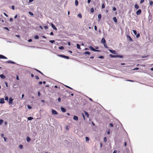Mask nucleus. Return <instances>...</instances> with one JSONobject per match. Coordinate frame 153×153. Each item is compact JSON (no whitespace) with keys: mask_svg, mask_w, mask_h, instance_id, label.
<instances>
[{"mask_svg":"<svg viewBox=\"0 0 153 153\" xmlns=\"http://www.w3.org/2000/svg\"><path fill=\"white\" fill-rule=\"evenodd\" d=\"M110 56L112 58H114V57H119L120 58H123V56L122 55H114L111 54H110Z\"/></svg>","mask_w":153,"mask_h":153,"instance_id":"obj_1","label":"nucleus"},{"mask_svg":"<svg viewBox=\"0 0 153 153\" xmlns=\"http://www.w3.org/2000/svg\"><path fill=\"white\" fill-rule=\"evenodd\" d=\"M89 48H90V49L91 50L94 51H97V52H100V50H97L95 49L94 48H93L91 46H90L89 47Z\"/></svg>","mask_w":153,"mask_h":153,"instance_id":"obj_2","label":"nucleus"},{"mask_svg":"<svg viewBox=\"0 0 153 153\" xmlns=\"http://www.w3.org/2000/svg\"><path fill=\"white\" fill-rule=\"evenodd\" d=\"M52 114L54 115H56L57 114H58V113L57 112V111L53 109H52Z\"/></svg>","mask_w":153,"mask_h":153,"instance_id":"obj_3","label":"nucleus"},{"mask_svg":"<svg viewBox=\"0 0 153 153\" xmlns=\"http://www.w3.org/2000/svg\"><path fill=\"white\" fill-rule=\"evenodd\" d=\"M60 56L61 57H62V58H65V59H68L69 58V57L68 56H65V55H60Z\"/></svg>","mask_w":153,"mask_h":153,"instance_id":"obj_4","label":"nucleus"},{"mask_svg":"<svg viewBox=\"0 0 153 153\" xmlns=\"http://www.w3.org/2000/svg\"><path fill=\"white\" fill-rule=\"evenodd\" d=\"M141 12V10L140 9L138 10L136 12V13L137 15H139Z\"/></svg>","mask_w":153,"mask_h":153,"instance_id":"obj_5","label":"nucleus"},{"mask_svg":"<svg viewBox=\"0 0 153 153\" xmlns=\"http://www.w3.org/2000/svg\"><path fill=\"white\" fill-rule=\"evenodd\" d=\"M7 59V58L6 57L2 55H1L0 54V59Z\"/></svg>","mask_w":153,"mask_h":153,"instance_id":"obj_6","label":"nucleus"},{"mask_svg":"<svg viewBox=\"0 0 153 153\" xmlns=\"http://www.w3.org/2000/svg\"><path fill=\"white\" fill-rule=\"evenodd\" d=\"M13 99L11 98H10L9 99V103L10 104H11L12 103Z\"/></svg>","mask_w":153,"mask_h":153,"instance_id":"obj_7","label":"nucleus"},{"mask_svg":"<svg viewBox=\"0 0 153 153\" xmlns=\"http://www.w3.org/2000/svg\"><path fill=\"white\" fill-rule=\"evenodd\" d=\"M6 63H10L12 64H15L16 63L15 62L12 61H9L6 62Z\"/></svg>","mask_w":153,"mask_h":153,"instance_id":"obj_8","label":"nucleus"},{"mask_svg":"<svg viewBox=\"0 0 153 153\" xmlns=\"http://www.w3.org/2000/svg\"><path fill=\"white\" fill-rule=\"evenodd\" d=\"M60 109H61V111L62 112H65L66 111V109L65 108H64L62 107H61L60 108Z\"/></svg>","mask_w":153,"mask_h":153,"instance_id":"obj_9","label":"nucleus"},{"mask_svg":"<svg viewBox=\"0 0 153 153\" xmlns=\"http://www.w3.org/2000/svg\"><path fill=\"white\" fill-rule=\"evenodd\" d=\"M4 103V100L3 98H2L0 99V103Z\"/></svg>","mask_w":153,"mask_h":153,"instance_id":"obj_10","label":"nucleus"},{"mask_svg":"<svg viewBox=\"0 0 153 153\" xmlns=\"http://www.w3.org/2000/svg\"><path fill=\"white\" fill-rule=\"evenodd\" d=\"M109 51L113 54H116V51L114 50H109Z\"/></svg>","mask_w":153,"mask_h":153,"instance_id":"obj_11","label":"nucleus"},{"mask_svg":"<svg viewBox=\"0 0 153 153\" xmlns=\"http://www.w3.org/2000/svg\"><path fill=\"white\" fill-rule=\"evenodd\" d=\"M105 40L104 38H102L101 40V42L103 44L105 43Z\"/></svg>","mask_w":153,"mask_h":153,"instance_id":"obj_12","label":"nucleus"},{"mask_svg":"<svg viewBox=\"0 0 153 153\" xmlns=\"http://www.w3.org/2000/svg\"><path fill=\"white\" fill-rule=\"evenodd\" d=\"M73 119L76 121H77L78 120V118L77 116H74L73 117Z\"/></svg>","mask_w":153,"mask_h":153,"instance_id":"obj_13","label":"nucleus"},{"mask_svg":"<svg viewBox=\"0 0 153 153\" xmlns=\"http://www.w3.org/2000/svg\"><path fill=\"white\" fill-rule=\"evenodd\" d=\"M51 25L52 26V27L55 30H56L57 28L54 25L53 23H51Z\"/></svg>","mask_w":153,"mask_h":153,"instance_id":"obj_14","label":"nucleus"},{"mask_svg":"<svg viewBox=\"0 0 153 153\" xmlns=\"http://www.w3.org/2000/svg\"><path fill=\"white\" fill-rule=\"evenodd\" d=\"M101 17V15L100 14H99L98 15V20L99 21L100 20V19Z\"/></svg>","mask_w":153,"mask_h":153,"instance_id":"obj_15","label":"nucleus"},{"mask_svg":"<svg viewBox=\"0 0 153 153\" xmlns=\"http://www.w3.org/2000/svg\"><path fill=\"white\" fill-rule=\"evenodd\" d=\"M84 113L85 115H86L87 117L88 118L89 117V114H88V113L85 111H84Z\"/></svg>","mask_w":153,"mask_h":153,"instance_id":"obj_16","label":"nucleus"},{"mask_svg":"<svg viewBox=\"0 0 153 153\" xmlns=\"http://www.w3.org/2000/svg\"><path fill=\"white\" fill-rule=\"evenodd\" d=\"M113 20L114 21V22H115V23H117V19L116 18V17H114L113 18Z\"/></svg>","mask_w":153,"mask_h":153,"instance_id":"obj_17","label":"nucleus"},{"mask_svg":"<svg viewBox=\"0 0 153 153\" xmlns=\"http://www.w3.org/2000/svg\"><path fill=\"white\" fill-rule=\"evenodd\" d=\"M30 139L28 137H27L26 138V140L27 142H29L30 140Z\"/></svg>","mask_w":153,"mask_h":153,"instance_id":"obj_18","label":"nucleus"},{"mask_svg":"<svg viewBox=\"0 0 153 153\" xmlns=\"http://www.w3.org/2000/svg\"><path fill=\"white\" fill-rule=\"evenodd\" d=\"M0 77L2 79H4L5 77V76L3 74L0 75Z\"/></svg>","mask_w":153,"mask_h":153,"instance_id":"obj_19","label":"nucleus"},{"mask_svg":"<svg viewBox=\"0 0 153 153\" xmlns=\"http://www.w3.org/2000/svg\"><path fill=\"white\" fill-rule=\"evenodd\" d=\"M33 119V118L31 117H28V120H30Z\"/></svg>","mask_w":153,"mask_h":153,"instance_id":"obj_20","label":"nucleus"},{"mask_svg":"<svg viewBox=\"0 0 153 153\" xmlns=\"http://www.w3.org/2000/svg\"><path fill=\"white\" fill-rule=\"evenodd\" d=\"M134 7L137 9H138L139 8V6L137 4H135V5Z\"/></svg>","mask_w":153,"mask_h":153,"instance_id":"obj_21","label":"nucleus"},{"mask_svg":"<svg viewBox=\"0 0 153 153\" xmlns=\"http://www.w3.org/2000/svg\"><path fill=\"white\" fill-rule=\"evenodd\" d=\"M76 46L78 49H79L80 48V46L79 44H77Z\"/></svg>","mask_w":153,"mask_h":153,"instance_id":"obj_22","label":"nucleus"},{"mask_svg":"<svg viewBox=\"0 0 153 153\" xmlns=\"http://www.w3.org/2000/svg\"><path fill=\"white\" fill-rule=\"evenodd\" d=\"M84 53L85 54H88L89 55L90 54V53L88 51H86Z\"/></svg>","mask_w":153,"mask_h":153,"instance_id":"obj_23","label":"nucleus"},{"mask_svg":"<svg viewBox=\"0 0 153 153\" xmlns=\"http://www.w3.org/2000/svg\"><path fill=\"white\" fill-rule=\"evenodd\" d=\"M75 4L77 6L78 4V2L77 0H76L75 1Z\"/></svg>","mask_w":153,"mask_h":153,"instance_id":"obj_24","label":"nucleus"},{"mask_svg":"<svg viewBox=\"0 0 153 153\" xmlns=\"http://www.w3.org/2000/svg\"><path fill=\"white\" fill-rule=\"evenodd\" d=\"M127 38H128L130 40V41H132V39H131V37H130V36H129L128 35L127 36Z\"/></svg>","mask_w":153,"mask_h":153,"instance_id":"obj_25","label":"nucleus"},{"mask_svg":"<svg viewBox=\"0 0 153 153\" xmlns=\"http://www.w3.org/2000/svg\"><path fill=\"white\" fill-rule=\"evenodd\" d=\"M133 31L134 33V34L135 35H136L137 34V33L136 31L135 30H133Z\"/></svg>","mask_w":153,"mask_h":153,"instance_id":"obj_26","label":"nucleus"},{"mask_svg":"<svg viewBox=\"0 0 153 153\" xmlns=\"http://www.w3.org/2000/svg\"><path fill=\"white\" fill-rule=\"evenodd\" d=\"M89 140V138L88 137H85V140L86 141H88Z\"/></svg>","mask_w":153,"mask_h":153,"instance_id":"obj_27","label":"nucleus"},{"mask_svg":"<svg viewBox=\"0 0 153 153\" xmlns=\"http://www.w3.org/2000/svg\"><path fill=\"white\" fill-rule=\"evenodd\" d=\"M59 49L63 50L64 49V47L63 46H60L59 47Z\"/></svg>","mask_w":153,"mask_h":153,"instance_id":"obj_28","label":"nucleus"},{"mask_svg":"<svg viewBox=\"0 0 153 153\" xmlns=\"http://www.w3.org/2000/svg\"><path fill=\"white\" fill-rule=\"evenodd\" d=\"M78 16L80 18H82V15L81 14H78Z\"/></svg>","mask_w":153,"mask_h":153,"instance_id":"obj_29","label":"nucleus"},{"mask_svg":"<svg viewBox=\"0 0 153 153\" xmlns=\"http://www.w3.org/2000/svg\"><path fill=\"white\" fill-rule=\"evenodd\" d=\"M34 38L36 39H39V37L38 36L36 35L34 37Z\"/></svg>","mask_w":153,"mask_h":153,"instance_id":"obj_30","label":"nucleus"},{"mask_svg":"<svg viewBox=\"0 0 153 153\" xmlns=\"http://www.w3.org/2000/svg\"><path fill=\"white\" fill-rule=\"evenodd\" d=\"M3 122V120H0V125H1Z\"/></svg>","mask_w":153,"mask_h":153,"instance_id":"obj_31","label":"nucleus"},{"mask_svg":"<svg viewBox=\"0 0 153 153\" xmlns=\"http://www.w3.org/2000/svg\"><path fill=\"white\" fill-rule=\"evenodd\" d=\"M29 14L31 15V16H33V13H32L31 12H29Z\"/></svg>","mask_w":153,"mask_h":153,"instance_id":"obj_32","label":"nucleus"},{"mask_svg":"<svg viewBox=\"0 0 153 153\" xmlns=\"http://www.w3.org/2000/svg\"><path fill=\"white\" fill-rule=\"evenodd\" d=\"M19 147L20 149H22L23 148V146L22 145H20Z\"/></svg>","mask_w":153,"mask_h":153,"instance_id":"obj_33","label":"nucleus"},{"mask_svg":"<svg viewBox=\"0 0 153 153\" xmlns=\"http://www.w3.org/2000/svg\"><path fill=\"white\" fill-rule=\"evenodd\" d=\"M103 44V45H104V46L105 48H108V47H107V45L106 44V43H105L104 44Z\"/></svg>","mask_w":153,"mask_h":153,"instance_id":"obj_34","label":"nucleus"},{"mask_svg":"<svg viewBox=\"0 0 153 153\" xmlns=\"http://www.w3.org/2000/svg\"><path fill=\"white\" fill-rule=\"evenodd\" d=\"M54 42H55L54 40H50V42L52 43H53Z\"/></svg>","mask_w":153,"mask_h":153,"instance_id":"obj_35","label":"nucleus"},{"mask_svg":"<svg viewBox=\"0 0 153 153\" xmlns=\"http://www.w3.org/2000/svg\"><path fill=\"white\" fill-rule=\"evenodd\" d=\"M140 36V33H138L137 34H136V37L137 38L139 37Z\"/></svg>","mask_w":153,"mask_h":153,"instance_id":"obj_36","label":"nucleus"},{"mask_svg":"<svg viewBox=\"0 0 153 153\" xmlns=\"http://www.w3.org/2000/svg\"><path fill=\"white\" fill-rule=\"evenodd\" d=\"M27 107L29 109H30L32 108V107L29 105H28L27 106Z\"/></svg>","mask_w":153,"mask_h":153,"instance_id":"obj_37","label":"nucleus"},{"mask_svg":"<svg viewBox=\"0 0 153 153\" xmlns=\"http://www.w3.org/2000/svg\"><path fill=\"white\" fill-rule=\"evenodd\" d=\"M8 98L7 96H6L5 98V100H6L7 101L8 100Z\"/></svg>","mask_w":153,"mask_h":153,"instance_id":"obj_38","label":"nucleus"},{"mask_svg":"<svg viewBox=\"0 0 153 153\" xmlns=\"http://www.w3.org/2000/svg\"><path fill=\"white\" fill-rule=\"evenodd\" d=\"M109 126L110 127H113V125L112 123H110L109 124Z\"/></svg>","mask_w":153,"mask_h":153,"instance_id":"obj_39","label":"nucleus"},{"mask_svg":"<svg viewBox=\"0 0 153 153\" xmlns=\"http://www.w3.org/2000/svg\"><path fill=\"white\" fill-rule=\"evenodd\" d=\"M105 7V5L104 4H102V8H104Z\"/></svg>","mask_w":153,"mask_h":153,"instance_id":"obj_40","label":"nucleus"},{"mask_svg":"<svg viewBox=\"0 0 153 153\" xmlns=\"http://www.w3.org/2000/svg\"><path fill=\"white\" fill-rule=\"evenodd\" d=\"M107 140L106 137H105L104 138V141L105 142H106Z\"/></svg>","mask_w":153,"mask_h":153,"instance_id":"obj_41","label":"nucleus"},{"mask_svg":"<svg viewBox=\"0 0 153 153\" xmlns=\"http://www.w3.org/2000/svg\"><path fill=\"white\" fill-rule=\"evenodd\" d=\"M98 58L101 59H103L104 58V57L102 56H100L98 57Z\"/></svg>","mask_w":153,"mask_h":153,"instance_id":"obj_42","label":"nucleus"},{"mask_svg":"<svg viewBox=\"0 0 153 153\" xmlns=\"http://www.w3.org/2000/svg\"><path fill=\"white\" fill-rule=\"evenodd\" d=\"M153 4V2L152 1H151L149 2V4L150 5H152Z\"/></svg>","mask_w":153,"mask_h":153,"instance_id":"obj_43","label":"nucleus"},{"mask_svg":"<svg viewBox=\"0 0 153 153\" xmlns=\"http://www.w3.org/2000/svg\"><path fill=\"white\" fill-rule=\"evenodd\" d=\"M91 11L92 13H93L94 11V10L93 8H91Z\"/></svg>","mask_w":153,"mask_h":153,"instance_id":"obj_44","label":"nucleus"},{"mask_svg":"<svg viewBox=\"0 0 153 153\" xmlns=\"http://www.w3.org/2000/svg\"><path fill=\"white\" fill-rule=\"evenodd\" d=\"M65 86H66V87H67L68 88L70 89H72V88H71V87L68 86H67V85H65Z\"/></svg>","mask_w":153,"mask_h":153,"instance_id":"obj_45","label":"nucleus"},{"mask_svg":"<svg viewBox=\"0 0 153 153\" xmlns=\"http://www.w3.org/2000/svg\"><path fill=\"white\" fill-rule=\"evenodd\" d=\"M36 70L38 72H39L40 73H41V74H42V75L43 74V73H42V72H41V71H39V70H37V69H36Z\"/></svg>","mask_w":153,"mask_h":153,"instance_id":"obj_46","label":"nucleus"},{"mask_svg":"<svg viewBox=\"0 0 153 153\" xmlns=\"http://www.w3.org/2000/svg\"><path fill=\"white\" fill-rule=\"evenodd\" d=\"M5 84L6 87H8V85H7V82H5Z\"/></svg>","mask_w":153,"mask_h":153,"instance_id":"obj_47","label":"nucleus"},{"mask_svg":"<svg viewBox=\"0 0 153 153\" xmlns=\"http://www.w3.org/2000/svg\"><path fill=\"white\" fill-rule=\"evenodd\" d=\"M144 1V0H141L140 1V4L142 3Z\"/></svg>","mask_w":153,"mask_h":153,"instance_id":"obj_48","label":"nucleus"},{"mask_svg":"<svg viewBox=\"0 0 153 153\" xmlns=\"http://www.w3.org/2000/svg\"><path fill=\"white\" fill-rule=\"evenodd\" d=\"M116 10V8L115 7H114L113 8V11H115Z\"/></svg>","mask_w":153,"mask_h":153,"instance_id":"obj_49","label":"nucleus"},{"mask_svg":"<svg viewBox=\"0 0 153 153\" xmlns=\"http://www.w3.org/2000/svg\"><path fill=\"white\" fill-rule=\"evenodd\" d=\"M38 96H40V95H41V94H40V93L39 92V91L38 92Z\"/></svg>","mask_w":153,"mask_h":153,"instance_id":"obj_50","label":"nucleus"},{"mask_svg":"<svg viewBox=\"0 0 153 153\" xmlns=\"http://www.w3.org/2000/svg\"><path fill=\"white\" fill-rule=\"evenodd\" d=\"M97 27L96 26H94V30H97Z\"/></svg>","mask_w":153,"mask_h":153,"instance_id":"obj_51","label":"nucleus"},{"mask_svg":"<svg viewBox=\"0 0 153 153\" xmlns=\"http://www.w3.org/2000/svg\"><path fill=\"white\" fill-rule=\"evenodd\" d=\"M139 69V68H136L133 69V70H137Z\"/></svg>","mask_w":153,"mask_h":153,"instance_id":"obj_52","label":"nucleus"},{"mask_svg":"<svg viewBox=\"0 0 153 153\" xmlns=\"http://www.w3.org/2000/svg\"><path fill=\"white\" fill-rule=\"evenodd\" d=\"M11 8L12 9H13V10H14V6H11Z\"/></svg>","mask_w":153,"mask_h":153,"instance_id":"obj_53","label":"nucleus"},{"mask_svg":"<svg viewBox=\"0 0 153 153\" xmlns=\"http://www.w3.org/2000/svg\"><path fill=\"white\" fill-rule=\"evenodd\" d=\"M10 22H12V21H13V18H10Z\"/></svg>","mask_w":153,"mask_h":153,"instance_id":"obj_54","label":"nucleus"},{"mask_svg":"<svg viewBox=\"0 0 153 153\" xmlns=\"http://www.w3.org/2000/svg\"><path fill=\"white\" fill-rule=\"evenodd\" d=\"M44 27L45 28V29H47L48 28V26H45Z\"/></svg>","mask_w":153,"mask_h":153,"instance_id":"obj_55","label":"nucleus"},{"mask_svg":"<svg viewBox=\"0 0 153 153\" xmlns=\"http://www.w3.org/2000/svg\"><path fill=\"white\" fill-rule=\"evenodd\" d=\"M32 41V40L31 39H30L28 40V41L29 42H31Z\"/></svg>","mask_w":153,"mask_h":153,"instance_id":"obj_56","label":"nucleus"},{"mask_svg":"<svg viewBox=\"0 0 153 153\" xmlns=\"http://www.w3.org/2000/svg\"><path fill=\"white\" fill-rule=\"evenodd\" d=\"M17 16H18L17 15H16L15 16L14 18L15 19H16V18H17Z\"/></svg>","mask_w":153,"mask_h":153,"instance_id":"obj_57","label":"nucleus"},{"mask_svg":"<svg viewBox=\"0 0 153 153\" xmlns=\"http://www.w3.org/2000/svg\"><path fill=\"white\" fill-rule=\"evenodd\" d=\"M35 77H36V79H39V78L38 77V76H35Z\"/></svg>","mask_w":153,"mask_h":153,"instance_id":"obj_58","label":"nucleus"},{"mask_svg":"<svg viewBox=\"0 0 153 153\" xmlns=\"http://www.w3.org/2000/svg\"><path fill=\"white\" fill-rule=\"evenodd\" d=\"M61 100V98H58V101H59V102Z\"/></svg>","mask_w":153,"mask_h":153,"instance_id":"obj_59","label":"nucleus"},{"mask_svg":"<svg viewBox=\"0 0 153 153\" xmlns=\"http://www.w3.org/2000/svg\"><path fill=\"white\" fill-rule=\"evenodd\" d=\"M34 0H29V2L30 3L32 2Z\"/></svg>","mask_w":153,"mask_h":153,"instance_id":"obj_60","label":"nucleus"},{"mask_svg":"<svg viewBox=\"0 0 153 153\" xmlns=\"http://www.w3.org/2000/svg\"><path fill=\"white\" fill-rule=\"evenodd\" d=\"M110 130H109L107 132V134H110Z\"/></svg>","mask_w":153,"mask_h":153,"instance_id":"obj_61","label":"nucleus"},{"mask_svg":"<svg viewBox=\"0 0 153 153\" xmlns=\"http://www.w3.org/2000/svg\"><path fill=\"white\" fill-rule=\"evenodd\" d=\"M3 138H4V141H5V142H6V138H5V137H3Z\"/></svg>","mask_w":153,"mask_h":153,"instance_id":"obj_62","label":"nucleus"},{"mask_svg":"<svg viewBox=\"0 0 153 153\" xmlns=\"http://www.w3.org/2000/svg\"><path fill=\"white\" fill-rule=\"evenodd\" d=\"M4 15L6 16V17H7L8 16V15L5 13H4Z\"/></svg>","mask_w":153,"mask_h":153,"instance_id":"obj_63","label":"nucleus"},{"mask_svg":"<svg viewBox=\"0 0 153 153\" xmlns=\"http://www.w3.org/2000/svg\"><path fill=\"white\" fill-rule=\"evenodd\" d=\"M117 151L116 150H114L113 153H117Z\"/></svg>","mask_w":153,"mask_h":153,"instance_id":"obj_64","label":"nucleus"}]
</instances>
